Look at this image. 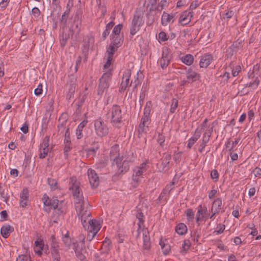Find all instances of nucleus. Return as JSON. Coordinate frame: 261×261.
Here are the masks:
<instances>
[{
  "label": "nucleus",
  "mask_w": 261,
  "mask_h": 261,
  "mask_svg": "<svg viewBox=\"0 0 261 261\" xmlns=\"http://www.w3.org/2000/svg\"><path fill=\"white\" fill-rule=\"evenodd\" d=\"M69 128H67L65 133L64 143H70Z\"/></svg>",
  "instance_id": "obj_62"
},
{
  "label": "nucleus",
  "mask_w": 261,
  "mask_h": 261,
  "mask_svg": "<svg viewBox=\"0 0 261 261\" xmlns=\"http://www.w3.org/2000/svg\"><path fill=\"white\" fill-rule=\"evenodd\" d=\"M171 159V156L169 154H166L164 158L161 159V164L159 167L160 172H166L169 169V164Z\"/></svg>",
  "instance_id": "obj_19"
},
{
  "label": "nucleus",
  "mask_w": 261,
  "mask_h": 261,
  "mask_svg": "<svg viewBox=\"0 0 261 261\" xmlns=\"http://www.w3.org/2000/svg\"><path fill=\"white\" fill-rule=\"evenodd\" d=\"M136 217L138 219V228L137 229V234L136 235V238H138L140 234V231L144 228V220L143 218L144 216L143 213L141 212L138 211L136 214Z\"/></svg>",
  "instance_id": "obj_22"
},
{
  "label": "nucleus",
  "mask_w": 261,
  "mask_h": 261,
  "mask_svg": "<svg viewBox=\"0 0 261 261\" xmlns=\"http://www.w3.org/2000/svg\"><path fill=\"white\" fill-rule=\"evenodd\" d=\"M76 86V76L73 74L68 76L66 87L68 89L67 97L70 99L73 96Z\"/></svg>",
  "instance_id": "obj_10"
},
{
  "label": "nucleus",
  "mask_w": 261,
  "mask_h": 261,
  "mask_svg": "<svg viewBox=\"0 0 261 261\" xmlns=\"http://www.w3.org/2000/svg\"><path fill=\"white\" fill-rule=\"evenodd\" d=\"M144 14L141 11H136L130 26V34L134 36L138 32L144 24Z\"/></svg>",
  "instance_id": "obj_5"
},
{
  "label": "nucleus",
  "mask_w": 261,
  "mask_h": 261,
  "mask_svg": "<svg viewBox=\"0 0 261 261\" xmlns=\"http://www.w3.org/2000/svg\"><path fill=\"white\" fill-rule=\"evenodd\" d=\"M163 252L164 254H167L170 251V246L167 243H165L164 241H161L160 242Z\"/></svg>",
  "instance_id": "obj_39"
},
{
  "label": "nucleus",
  "mask_w": 261,
  "mask_h": 261,
  "mask_svg": "<svg viewBox=\"0 0 261 261\" xmlns=\"http://www.w3.org/2000/svg\"><path fill=\"white\" fill-rule=\"evenodd\" d=\"M240 141V139H236L234 141L231 142L228 141L226 144V148H228L229 151H231L234 145L238 144Z\"/></svg>",
  "instance_id": "obj_46"
},
{
  "label": "nucleus",
  "mask_w": 261,
  "mask_h": 261,
  "mask_svg": "<svg viewBox=\"0 0 261 261\" xmlns=\"http://www.w3.org/2000/svg\"><path fill=\"white\" fill-rule=\"evenodd\" d=\"M178 107V100L176 98H173L172 99V103L171 105L170 108V112L171 113H174L175 112V110Z\"/></svg>",
  "instance_id": "obj_50"
},
{
  "label": "nucleus",
  "mask_w": 261,
  "mask_h": 261,
  "mask_svg": "<svg viewBox=\"0 0 261 261\" xmlns=\"http://www.w3.org/2000/svg\"><path fill=\"white\" fill-rule=\"evenodd\" d=\"M68 6L69 4L67 5V9L62 14L61 19L60 20L61 27L62 29H65V28L66 27L67 21L69 17L70 12V9H68Z\"/></svg>",
  "instance_id": "obj_28"
},
{
  "label": "nucleus",
  "mask_w": 261,
  "mask_h": 261,
  "mask_svg": "<svg viewBox=\"0 0 261 261\" xmlns=\"http://www.w3.org/2000/svg\"><path fill=\"white\" fill-rule=\"evenodd\" d=\"M62 29V33L60 35V41L61 46L64 47L70 37V34L69 33L65 32L64 29Z\"/></svg>",
  "instance_id": "obj_27"
},
{
  "label": "nucleus",
  "mask_w": 261,
  "mask_h": 261,
  "mask_svg": "<svg viewBox=\"0 0 261 261\" xmlns=\"http://www.w3.org/2000/svg\"><path fill=\"white\" fill-rule=\"evenodd\" d=\"M108 115L111 118V123L116 127H120L122 124V113L120 107L117 105H114Z\"/></svg>",
  "instance_id": "obj_4"
},
{
  "label": "nucleus",
  "mask_w": 261,
  "mask_h": 261,
  "mask_svg": "<svg viewBox=\"0 0 261 261\" xmlns=\"http://www.w3.org/2000/svg\"><path fill=\"white\" fill-rule=\"evenodd\" d=\"M64 156L65 159L68 157V152L70 151L72 147L70 146V143H64Z\"/></svg>",
  "instance_id": "obj_55"
},
{
  "label": "nucleus",
  "mask_w": 261,
  "mask_h": 261,
  "mask_svg": "<svg viewBox=\"0 0 261 261\" xmlns=\"http://www.w3.org/2000/svg\"><path fill=\"white\" fill-rule=\"evenodd\" d=\"M87 174L90 185L93 187H97L99 185V179L95 171L90 169L88 170Z\"/></svg>",
  "instance_id": "obj_17"
},
{
  "label": "nucleus",
  "mask_w": 261,
  "mask_h": 261,
  "mask_svg": "<svg viewBox=\"0 0 261 261\" xmlns=\"http://www.w3.org/2000/svg\"><path fill=\"white\" fill-rule=\"evenodd\" d=\"M111 241L107 238H106L102 242L101 248L103 250L104 252L107 254L109 253V252L111 249Z\"/></svg>",
  "instance_id": "obj_35"
},
{
  "label": "nucleus",
  "mask_w": 261,
  "mask_h": 261,
  "mask_svg": "<svg viewBox=\"0 0 261 261\" xmlns=\"http://www.w3.org/2000/svg\"><path fill=\"white\" fill-rule=\"evenodd\" d=\"M213 60V57L211 54H205L201 56L199 61L200 68H206Z\"/></svg>",
  "instance_id": "obj_18"
},
{
  "label": "nucleus",
  "mask_w": 261,
  "mask_h": 261,
  "mask_svg": "<svg viewBox=\"0 0 261 261\" xmlns=\"http://www.w3.org/2000/svg\"><path fill=\"white\" fill-rule=\"evenodd\" d=\"M13 230L14 229L12 226L9 225H6L1 228V233L3 237L7 238Z\"/></svg>",
  "instance_id": "obj_26"
},
{
  "label": "nucleus",
  "mask_w": 261,
  "mask_h": 261,
  "mask_svg": "<svg viewBox=\"0 0 261 261\" xmlns=\"http://www.w3.org/2000/svg\"><path fill=\"white\" fill-rule=\"evenodd\" d=\"M122 27L123 25L122 24H119L116 25L113 30L112 35H120V33Z\"/></svg>",
  "instance_id": "obj_52"
},
{
  "label": "nucleus",
  "mask_w": 261,
  "mask_h": 261,
  "mask_svg": "<svg viewBox=\"0 0 261 261\" xmlns=\"http://www.w3.org/2000/svg\"><path fill=\"white\" fill-rule=\"evenodd\" d=\"M171 60V57L168 51V49L166 48L163 50L162 58L158 61L161 68L164 69L167 67Z\"/></svg>",
  "instance_id": "obj_16"
},
{
  "label": "nucleus",
  "mask_w": 261,
  "mask_h": 261,
  "mask_svg": "<svg viewBox=\"0 0 261 261\" xmlns=\"http://www.w3.org/2000/svg\"><path fill=\"white\" fill-rule=\"evenodd\" d=\"M42 85L41 84H39L38 85L37 88H36L34 90V93L37 96H40L42 93Z\"/></svg>",
  "instance_id": "obj_61"
},
{
  "label": "nucleus",
  "mask_w": 261,
  "mask_h": 261,
  "mask_svg": "<svg viewBox=\"0 0 261 261\" xmlns=\"http://www.w3.org/2000/svg\"><path fill=\"white\" fill-rule=\"evenodd\" d=\"M112 70L109 69L104 73L99 80V84L97 88V95L100 97L102 96L104 93L106 95L107 94L108 89L110 85V82L112 80Z\"/></svg>",
  "instance_id": "obj_3"
},
{
  "label": "nucleus",
  "mask_w": 261,
  "mask_h": 261,
  "mask_svg": "<svg viewBox=\"0 0 261 261\" xmlns=\"http://www.w3.org/2000/svg\"><path fill=\"white\" fill-rule=\"evenodd\" d=\"M225 228V226L224 225L219 224L217 225L216 230L214 231V233H216L217 234L222 233L224 231Z\"/></svg>",
  "instance_id": "obj_60"
},
{
  "label": "nucleus",
  "mask_w": 261,
  "mask_h": 261,
  "mask_svg": "<svg viewBox=\"0 0 261 261\" xmlns=\"http://www.w3.org/2000/svg\"><path fill=\"white\" fill-rule=\"evenodd\" d=\"M142 232L143 237V252L144 254L149 253L151 248L150 238L149 234V231L146 228H143L141 230L140 233Z\"/></svg>",
  "instance_id": "obj_11"
},
{
  "label": "nucleus",
  "mask_w": 261,
  "mask_h": 261,
  "mask_svg": "<svg viewBox=\"0 0 261 261\" xmlns=\"http://www.w3.org/2000/svg\"><path fill=\"white\" fill-rule=\"evenodd\" d=\"M197 215H199L202 216V218H204V220L207 219L210 216V214L207 212V207L202 206L201 205L198 206Z\"/></svg>",
  "instance_id": "obj_30"
},
{
  "label": "nucleus",
  "mask_w": 261,
  "mask_h": 261,
  "mask_svg": "<svg viewBox=\"0 0 261 261\" xmlns=\"http://www.w3.org/2000/svg\"><path fill=\"white\" fill-rule=\"evenodd\" d=\"M29 192L27 189H23L20 194V199L28 200Z\"/></svg>",
  "instance_id": "obj_54"
},
{
  "label": "nucleus",
  "mask_w": 261,
  "mask_h": 261,
  "mask_svg": "<svg viewBox=\"0 0 261 261\" xmlns=\"http://www.w3.org/2000/svg\"><path fill=\"white\" fill-rule=\"evenodd\" d=\"M32 14L35 17L38 18L40 15V11L37 7H34L32 9Z\"/></svg>",
  "instance_id": "obj_63"
},
{
  "label": "nucleus",
  "mask_w": 261,
  "mask_h": 261,
  "mask_svg": "<svg viewBox=\"0 0 261 261\" xmlns=\"http://www.w3.org/2000/svg\"><path fill=\"white\" fill-rule=\"evenodd\" d=\"M151 111V107L148 105V103H147L144 109L143 115L141 120V122H142V124H150L151 122V119L150 118Z\"/></svg>",
  "instance_id": "obj_20"
},
{
  "label": "nucleus",
  "mask_w": 261,
  "mask_h": 261,
  "mask_svg": "<svg viewBox=\"0 0 261 261\" xmlns=\"http://www.w3.org/2000/svg\"><path fill=\"white\" fill-rule=\"evenodd\" d=\"M234 12L232 10H229L223 14V18L226 19H229L234 15Z\"/></svg>",
  "instance_id": "obj_64"
},
{
  "label": "nucleus",
  "mask_w": 261,
  "mask_h": 261,
  "mask_svg": "<svg viewBox=\"0 0 261 261\" xmlns=\"http://www.w3.org/2000/svg\"><path fill=\"white\" fill-rule=\"evenodd\" d=\"M174 15L169 14L166 12H164L161 18V23L163 26H166L171 21L173 22L174 20Z\"/></svg>",
  "instance_id": "obj_23"
},
{
  "label": "nucleus",
  "mask_w": 261,
  "mask_h": 261,
  "mask_svg": "<svg viewBox=\"0 0 261 261\" xmlns=\"http://www.w3.org/2000/svg\"><path fill=\"white\" fill-rule=\"evenodd\" d=\"M193 12L186 11L182 13L179 17L178 22L182 25L188 24L193 17Z\"/></svg>",
  "instance_id": "obj_21"
},
{
  "label": "nucleus",
  "mask_w": 261,
  "mask_h": 261,
  "mask_svg": "<svg viewBox=\"0 0 261 261\" xmlns=\"http://www.w3.org/2000/svg\"><path fill=\"white\" fill-rule=\"evenodd\" d=\"M222 200L220 198L216 199L212 203L211 211L219 213L221 209Z\"/></svg>",
  "instance_id": "obj_29"
},
{
  "label": "nucleus",
  "mask_w": 261,
  "mask_h": 261,
  "mask_svg": "<svg viewBox=\"0 0 261 261\" xmlns=\"http://www.w3.org/2000/svg\"><path fill=\"white\" fill-rule=\"evenodd\" d=\"M81 17V13L80 11H78L76 12L75 15L74 16V23L75 24L76 28L79 27V24H81V21L80 20L79 22H78V21L80 20V19Z\"/></svg>",
  "instance_id": "obj_53"
},
{
  "label": "nucleus",
  "mask_w": 261,
  "mask_h": 261,
  "mask_svg": "<svg viewBox=\"0 0 261 261\" xmlns=\"http://www.w3.org/2000/svg\"><path fill=\"white\" fill-rule=\"evenodd\" d=\"M49 137L46 136L43 139L42 142L40 145V147L48 148L49 146Z\"/></svg>",
  "instance_id": "obj_57"
},
{
  "label": "nucleus",
  "mask_w": 261,
  "mask_h": 261,
  "mask_svg": "<svg viewBox=\"0 0 261 261\" xmlns=\"http://www.w3.org/2000/svg\"><path fill=\"white\" fill-rule=\"evenodd\" d=\"M48 150H49L48 148L40 147V148H39V151H40L39 158H40V159L45 158L48 153Z\"/></svg>",
  "instance_id": "obj_49"
},
{
  "label": "nucleus",
  "mask_w": 261,
  "mask_h": 261,
  "mask_svg": "<svg viewBox=\"0 0 261 261\" xmlns=\"http://www.w3.org/2000/svg\"><path fill=\"white\" fill-rule=\"evenodd\" d=\"M131 74L132 72L130 69H127L124 71L119 90L120 92L121 93L124 91L128 86H132L133 82L132 81L129 84V79Z\"/></svg>",
  "instance_id": "obj_13"
},
{
  "label": "nucleus",
  "mask_w": 261,
  "mask_h": 261,
  "mask_svg": "<svg viewBox=\"0 0 261 261\" xmlns=\"http://www.w3.org/2000/svg\"><path fill=\"white\" fill-rule=\"evenodd\" d=\"M120 146L116 144L112 146L110 149V159L112 162V165L116 164L118 168V173L124 174L129 169V161L124 160L122 162L123 158L120 156Z\"/></svg>",
  "instance_id": "obj_2"
},
{
  "label": "nucleus",
  "mask_w": 261,
  "mask_h": 261,
  "mask_svg": "<svg viewBox=\"0 0 261 261\" xmlns=\"http://www.w3.org/2000/svg\"><path fill=\"white\" fill-rule=\"evenodd\" d=\"M123 37H121L120 35H113L112 36V41L111 43L116 46V47H119L121 45L123 42Z\"/></svg>",
  "instance_id": "obj_33"
},
{
  "label": "nucleus",
  "mask_w": 261,
  "mask_h": 261,
  "mask_svg": "<svg viewBox=\"0 0 261 261\" xmlns=\"http://www.w3.org/2000/svg\"><path fill=\"white\" fill-rule=\"evenodd\" d=\"M88 123L87 120H84L82 122L80 123L79 125L76 130V135L77 139H81L83 137V133L82 131L84 127L87 125Z\"/></svg>",
  "instance_id": "obj_31"
},
{
  "label": "nucleus",
  "mask_w": 261,
  "mask_h": 261,
  "mask_svg": "<svg viewBox=\"0 0 261 261\" xmlns=\"http://www.w3.org/2000/svg\"><path fill=\"white\" fill-rule=\"evenodd\" d=\"M201 135V133L198 130V128H197L195 131L194 135L188 140V144H187V148L189 149L191 148L192 146L195 143V142L198 140V139L200 138Z\"/></svg>",
  "instance_id": "obj_25"
},
{
  "label": "nucleus",
  "mask_w": 261,
  "mask_h": 261,
  "mask_svg": "<svg viewBox=\"0 0 261 261\" xmlns=\"http://www.w3.org/2000/svg\"><path fill=\"white\" fill-rule=\"evenodd\" d=\"M174 182H172L167 185L166 187L163 190L161 193L160 194L158 200L161 202L163 201L166 202L168 199L170 197V192L174 188Z\"/></svg>",
  "instance_id": "obj_15"
},
{
  "label": "nucleus",
  "mask_w": 261,
  "mask_h": 261,
  "mask_svg": "<svg viewBox=\"0 0 261 261\" xmlns=\"http://www.w3.org/2000/svg\"><path fill=\"white\" fill-rule=\"evenodd\" d=\"M208 141L209 140L208 139H207L206 137H202V141H199L200 143L199 145L198 151L200 153H202L203 152L205 146H206L207 143H208Z\"/></svg>",
  "instance_id": "obj_38"
},
{
  "label": "nucleus",
  "mask_w": 261,
  "mask_h": 261,
  "mask_svg": "<svg viewBox=\"0 0 261 261\" xmlns=\"http://www.w3.org/2000/svg\"><path fill=\"white\" fill-rule=\"evenodd\" d=\"M35 246L34 247V251L35 249L39 250V247H41V249H44V244L42 240L38 241L37 240L35 242Z\"/></svg>",
  "instance_id": "obj_59"
},
{
  "label": "nucleus",
  "mask_w": 261,
  "mask_h": 261,
  "mask_svg": "<svg viewBox=\"0 0 261 261\" xmlns=\"http://www.w3.org/2000/svg\"><path fill=\"white\" fill-rule=\"evenodd\" d=\"M87 217L84 219V224H82L83 227L86 229V225H88L87 229L88 231L97 233L101 227L100 221L96 219H92L89 220L88 223H87L86 219ZM82 223H83L82 222Z\"/></svg>",
  "instance_id": "obj_12"
},
{
  "label": "nucleus",
  "mask_w": 261,
  "mask_h": 261,
  "mask_svg": "<svg viewBox=\"0 0 261 261\" xmlns=\"http://www.w3.org/2000/svg\"><path fill=\"white\" fill-rule=\"evenodd\" d=\"M48 184L51 190H55L58 188L57 187V181L53 178H48L47 179Z\"/></svg>",
  "instance_id": "obj_44"
},
{
  "label": "nucleus",
  "mask_w": 261,
  "mask_h": 261,
  "mask_svg": "<svg viewBox=\"0 0 261 261\" xmlns=\"http://www.w3.org/2000/svg\"><path fill=\"white\" fill-rule=\"evenodd\" d=\"M54 210V211L51 216V219L54 223H58L59 218L64 214V211L60 204H59V206L57 208Z\"/></svg>",
  "instance_id": "obj_24"
},
{
  "label": "nucleus",
  "mask_w": 261,
  "mask_h": 261,
  "mask_svg": "<svg viewBox=\"0 0 261 261\" xmlns=\"http://www.w3.org/2000/svg\"><path fill=\"white\" fill-rule=\"evenodd\" d=\"M175 231L178 234L183 235L187 231V226L184 223H179L175 227Z\"/></svg>",
  "instance_id": "obj_34"
},
{
  "label": "nucleus",
  "mask_w": 261,
  "mask_h": 261,
  "mask_svg": "<svg viewBox=\"0 0 261 261\" xmlns=\"http://www.w3.org/2000/svg\"><path fill=\"white\" fill-rule=\"evenodd\" d=\"M70 180L72 186L70 187L69 189L72 191L76 211L79 217L81 218V222L84 224V219L91 215L88 207L89 204H87L86 207L85 206L83 193L80 188V183L74 177L71 178Z\"/></svg>",
  "instance_id": "obj_1"
},
{
  "label": "nucleus",
  "mask_w": 261,
  "mask_h": 261,
  "mask_svg": "<svg viewBox=\"0 0 261 261\" xmlns=\"http://www.w3.org/2000/svg\"><path fill=\"white\" fill-rule=\"evenodd\" d=\"M200 77L199 73L195 72V71L191 72L189 75H187V79L190 82L193 83L196 81L199 80Z\"/></svg>",
  "instance_id": "obj_36"
},
{
  "label": "nucleus",
  "mask_w": 261,
  "mask_h": 261,
  "mask_svg": "<svg viewBox=\"0 0 261 261\" xmlns=\"http://www.w3.org/2000/svg\"><path fill=\"white\" fill-rule=\"evenodd\" d=\"M118 47L110 43L109 47L107 48V52L108 53V56L113 57L114 53L117 50Z\"/></svg>",
  "instance_id": "obj_42"
},
{
  "label": "nucleus",
  "mask_w": 261,
  "mask_h": 261,
  "mask_svg": "<svg viewBox=\"0 0 261 261\" xmlns=\"http://www.w3.org/2000/svg\"><path fill=\"white\" fill-rule=\"evenodd\" d=\"M94 43V38L91 35L84 36L83 40V46L82 48L83 53L86 54L90 47H92Z\"/></svg>",
  "instance_id": "obj_14"
},
{
  "label": "nucleus",
  "mask_w": 261,
  "mask_h": 261,
  "mask_svg": "<svg viewBox=\"0 0 261 261\" xmlns=\"http://www.w3.org/2000/svg\"><path fill=\"white\" fill-rule=\"evenodd\" d=\"M114 25V22L113 21L110 22L106 25V29L103 32L102 34V37L103 38V40H105L109 35V34H110V30L112 29Z\"/></svg>",
  "instance_id": "obj_37"
},
{
  "label": "nucleus",
  "mask_w": 261,
  "mask_h": 261,
  "mask_svg": "<svg viewBox=\"0 0 261 261\" xmlns=\"http://www.w3.org/2000/svg\"><path fill=\"white\" fill-rule=\"evenodd\" d=\"M200 236V230H194L191 233V236L192 239L195 242H197L198 241Z\"/></svg>",
  "instance_id": "obj_48"
},
{
  "label": "nucleus",
  "mask_w": 261,
  "mask_h": 261,
  "mask_svg": "<svg viewBox=\"0 0 261 261\" xmlns=\"http://www.w3.org/2000/svg\"><path fill=\"white\" fill-rule=\"evenodd\" d=\"M94 130L96 135L99 137H105L109 133V128L106 123L101 119L94 121Z\"/></svg>",
  "instance_id": "obj_7"
},
{
  "label": "nucleus",
  "mask_w": 261,
  "mask_h": 261,
  "mask_svg": "<svg viewBox=\"0 0 261 261\" xmlns=\"http://www.w3.org/2000/svg\"><path fill=\"white\" fill-rule=\"evenodd\" d=\"M186 213L188 221H191L194 219V214L192 209H187Z\"/></svg>",
  "instance_id": "obj_58"
},
{
  "label": "nucleus",
  "mask_w": 261,
  "mask_h": 261,
  "mask_svg": "<svg viewBox=\"0 0 261 261\" xmlns=\"http://www.w3.org/2000/svg\"><path fill=\"white\" fill-rule=\"evenodd\" d=\"M62 241L65 246L69 248L71 244V239L69 237V232H67L62 238Z\"/></svg>",
  "instance_id": "obj_41"
},
{
  "label": "nucleus",
  "mask_w": 261,
  "mask_h": 261,
  "mask_svg": "<svg viewBox=\"0 0 261 261\" xmlns=\"http://www.w3.org/2000/svg\"><path fill=\"white\" fill-rule=\"evenodd\" d=\"M214 126V122L212 124V126L211 127H207V128H205V132L203 135L202 137H206V138H208V140H210V138L212 135V134L213 131V128Z\"/></svg>",
  "instance_id": "obj_43"
},
{
  "label": "nucleus",
  "mask_w": 261,
  "mask_h": 261,
  "mask_svg": "<svg viewBox=\"0 0 261 261\" xmlns=\"http://www.w3.org/2000/svg\"><path fill=\"white\" fill-rule=\"evenodd\" d=\"M181 60L186 65L190 66L194 62V58L193 55L187 54L181 58Z\"/></svg>",
  "instance_id": "obj_32"
},
{
  "label": "nucleus",
  "mask_w": 261,
  "mask_h": 261,
  "mask_svg": "<svg viewBox=\"0 0 261 261\" xmlns=\"http://www.w3.org/2000/svg\"><path fill=\"white\" fill-rule=\"evenodd\" d=\"M73 248L76 257L81 261H87L86 256L88 252L86 249L85 245L83 243H73Z\"/></svg>",
  "instance_id": "obj_8"
},
{
  "label": "nucleus",
  "mask_w": 261,
  "mask_h": 261,
  "mask_svg": "<svg viewBox=\"0 0 261 261\" xmlns=\"http://www.w3.org/2000/svg\"><path fill=\"white\" fill-rule=\"evenodd\" d=\"M148 125L145 123L142 124V122H140L138 127V132L139 135H141L144 133H146L148 129Z\"/></svg>",
  "instance_id": "obj_40"
},
{
  "label": "nucleus",
  "mask_w": 261,
  "mask_h": 261,
  "mask_svg": "<svg viewBox=\"0 0 261 261\" xmlns=\"http://www.w3.org/2000/svg\"><path fill=\"white\" fill-rule=\"evenodd\" d=\"M191 246V243L190 240H185L183 244H182V250L181 252L185 253L187 252V251L189 249L190 247Z\"/></svg>",
  "instance_id": "obj_51"
},
{
  "label": "nucleus",
  "mask_w": 261,
  "mask_h": 261,
  "mask_svg": "<svg viewBox=\"0 0 261 261\" xmlns=\"http://www.w3.org/2000/svg\"><path fill=\"white\" fill-rule=\"evenodd\" d=\"M51 253L53 261H61L60 255L58 250L54 249V250L51 251Z\"/></svg>",
  "instance_id": "obj_45"
},
{
  "label": "nucleus",
  "mask_w": 261,
  "mask_h": 261,
  "mask_svg": "<svg viewBox=\"0 0 261 261\" xmlns=\"http://www.w3.org/2000/svg\"><path fill=\"white\" fill-rule=\"evenodd\" d=\"M259 83V81L257 77H256L254 80L252 82H250V83L246 84V87H251L253 89L256 88L258 85Z\"/></svg>",
  "instance_id": "obj_47"
},
{
  "label": "nucleus",
  "mask_w": 261,
  "mask_h": 261,
  "mask_svg": "<svg viewBox=\"0 0 261 261\" xmlns=\"http://www.w3.org/2000/svg\"><path fill=\"white\" fill-rule=\"evenodd\" d=\"M148 166L146 162H143L139 166H136L133 169L132 180L134 187L138 186L142 179L143 178V174L147 171Z\"/></svg>",
  "instance_id": "obj_6"
},
{
  "label": "nucleus",
  "mask_w": 261,
  "mask_h": 261,
  "mask_svg": "<svg viewBox=\"0 0 261 261\" xmlns=\"http://www.w3.org/2000/svg\"><path fill=\"white\" fill-rule=\"evenodd\" d=\"M42 200L44 204V211L46 212H49L51 209H55L59 206V200L55 197L50 198L46 194L43 195Z\"/></svg>",
  "instance_id": "obj_9"
},
{
  "label": "nucleus",
  "mask_w": 261,
  "mask_h": 261,
  "mask_svg": "<svg viewBox=\"0 0 261 261\" xmlns=\"http://www.w3.org/2000/svg\"><path fill=\"white\" fill-rule=\"evenodd\" d=\"M165 140V136L162 134L159 133L158 137L157 139V142L159 143L161 147H163L164 146V142Z\"/></svg>",
  "instance_id": "obj_56"
}]
</instances>
